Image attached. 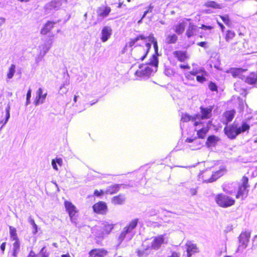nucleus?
Masks as SVG:
<instances>
[{"label": "nucleus", "instance_id": "nucleus-1", "mask_svg": "<svg viewBox=\"0 0 257 257\" xmlns=\"http://www.w3.org/2000/svg\"><path fill=\"white\" fill-rule=\"evenodd\" d=\"M148 37L144 35H139L131 38L125 47H134L133 56L136 61H143L147 56L151 45L147 42Z\"/></svg>", "mask_w": 257, "mask_h": 257}, {"label": "nucleus", "instance_id": "nucleus-2", "mask_svg": "<svg viewBox=\"0 0 257 257\" xmlns=\"http://www.w3.org/2000/svg\"><path fill=\"white\" fill-rule=\"evenodd\" d=\"M200 114L196 113L191 115L185 113L181 114V121L183 122L191 121L194 127H200L203 126L204 122L202 120L208 119L212 116V110L214 108L213 105H209L208 107H200Z\"/></svg>", "mask_w": 257, "mask_h": 257}, {"label": "nucleus", "instance_id": "nucleus-3", "mask_svg": "<svg viewBox=\"0 0 257 257\" xmlns=\"http://www.w3.org/2000/svg\"><path fill=\"white\" fill-rule=\"evenodd\" d=\"M165 238L164 235H160L153 237L151 243L147 241L144 242L141 247L137 250L139 256H146L149 254L151 250H158L164 243Z\"/></svg>", "mask_w": 257, "mask_h": 257}, {"label": "nucleus", "instance_id": "nucleus-4", "mask_svg": "<svg viewBox=\"0 0 257 257\" xmlns=\"http://www.w3.org/2000/svg\"><path fill=\"white\" fill-rule=\"evenodd\" d=\"M226 171V169L224 167L215 171L207 169L199 173L197 176V179L203 183H212L223 176Z\"/></svg>", "mask_w": 257, "mask_h": 257}, {"label": "nucleus", "instance_id": "nucleus-5", "mask_svg": "<svg viewBox=\"0 0 257 257\" xmlns=\"http://www.w3.org/2000/svg\"><path fill=\"white\" fill-rule=\"evenodd\" d=\"M189 59L190 56L187 51L177 50L172 52L168 60L173 65L181 63L179 67L181 69L188 70L190 69V66L187 62Z\"/></svg>", "mask_w": 257, "mask_h": 257}, {"label": "nucleus", "instance_id": "nucleus-6", "mask_svg": "<svg viewBox=\"0 0 257 257\" xmlns=\"http://www.w3.org/2000/svg\"><path fill=\"white\" fill-rule=\"evenodd\" d=\"M249 128V125L246 122H243L240 126H238L237 123L233 122L229 125L225 126L223 131L224 134L229 139L233 140L238 135L248 131Z\"/></svg>", "mask_w": 257, "mask_h": 257}, {"label": "nucleus", "instance_id": "nucleus-7", "mask_svg": "<svg viewBox=\"0 0 257 257\" xmlns=\"http://www.w3.org/2000/svg\"><path fill=\"white\" fill-rule=\"evenodd\" d=\"M158 58L157 56L153 55L150 62L145 65H141L139 67L135 74L137 76L139 77H149L154 71L152 67H154L155 69L157 68L158 65Z\"/></svg>", "mask_w": 257, "mask_h": 257}, {"label": "nucleus", "instance_id": "nucleus-8", "mask_svg": "<svg viewBox=\"0 0 257 257\" xmlns=\"http://www.w3.org/2000/svg\"><path fill=\"white\" fill-rule=\"evenodd\" d=\"M215 202L221 207L227 208L235 204V200L225 194L220 193L215 197Z\"/></svg>", "mask_w": 257, "mask_h": 257}, {"label": "nucleus", "instance_id": "nucleus-9", "mask_svg": "<svg viewBox=\"0 0 257 257\" xmlns=\"http://www.w3.org/2000/svg\"><path fill=\"white\" fill-rule=\"evenodd\" d=\"M248 178L245 176L242 177L241 179V184L238 186V191L236 194V198L243 199L248 194L247 188L249 187L248 184Z\"/></svg>", "mask_w": 257, "mask_h": 257}, {"label": "nucleus", "instance_id": "nucleus-10", "mask_svg": "<svg viewBox=\"0 0 257 257\" xmlns=\"http://www.w3.org/2000/svg\"><path fill=\"white\" fill-rule=\"evenodd\" d=\"M64 205L69 215L70 220L72 222H75L79 211L76 207L71 202L67 200L64 201Z\"/></svg>", "mask_w": 257, "mask_h": 257}, {"label": "nucleus", "instance_id": "nucleus-11", "mask_svg": "<svg viewBox=\"0 0 257 257\" xmlns=\"http://www.w3.org/2000/svg\"><path fill=\"white\" fill-rule=\"evenodd\" d=\"M92 209L96 214L105 215L108 211V207L106 202L99 201L93 205Z\"/></svg>", "mask_w": 257, "mask_h": 257}, {"label": "nucleus", "instance_id": "nucleus-12", "mask_svg": "<svg viewBox=\"0 0 257 257\" xmlns=\"http://www.w3.org/2000/svg\"><path fill=\"white\" fill-rule=\"evenodd\" d=\"M247 71V69L241 68L232 67L226 71L227 73L230 74L232 77L239 78L242 80L245 78L244 73Z\"/></svg>", "mask_w": 257, "mask_h": 257}, {"label": "nucleus", "instance_id": "nucleus-13", "mask_svg": "<svg viewBox=\"0 0 257 257\" xmlns=\"http://www.w3.org/2000/svg\"><path fill=\"white\" fill-rule=\"evenodd\" d=\"M88 257H106L108 251L104 248H93L88 252Z\"/></svg>", "mask_w": 257, "mask_h": 257}, {"label": "nucleus", "instance_id": "nucleus-14", "mask_svg": "<svg viewBox=\"0 0 257 257\" xmlns=\"http://www.w3.org/2000/svg\"><path fill=\"white\" fill-rule=\"evenodd\" d=\"M250 236V233L247 231L242 232L239 237L238 248H244L246 247Z\"/></svg>", "mask_w": 257, "mask_h": 257}, {"label": "nucleus", "instance_id": "nucleus-15", "mask_svg": "<svg viewBox=\"0 0 257 257\" xmlns=\"http://www.w3.org/2000/svg\"><path fill=\"white\" fill-rule=\"evenodd\" d=\"M111 11V9L107 6H102L98 8L97 10V16L101 18L107 17Z\"/></svg>", "mask_w": 257, "mask_h": 257}, {"label": "nucleus", "instance_id": "nucleus-16", "mask_svg": "<svg viewBox=\"0 0 257 257\" xmlns=\"http://www.w3.org/2000/svg\"><path fill=\"white\" fill-rule=\"evenodd\" d=\"M235 114L236 111L234 109L225 111L223 113V117L225 119L223 123L227 125L234 118Z\"/></svg>", "mask_w": 257, "mask_h": 257}, {"label": "nucleus", "instance_id": "nucleus-17", "mask_svg": "<svg viewBox=\"0 0 257 257\" xmlns=\"http://www.w3.org/2000/svg\"><path fill=\"white\" fill-rule=\"evenodd\" d=\"M112 34V29L110 27H104L101 32V40L102 42H105L108 40Z\"/></svg>", "mask_w": 257, "mask_h": 257}, {"label": "nucleus", "instance_id": "nucleus-18", "mask_svg": "<svg viewBox=\"0 0 257 257\" xmlns=\"http://www.w3.org/2000/svg\"><path fill=\"white\" fill-rule=\"evenodd\" d=\"M56 22L54 21H47L41 30L40 33L41 35H45L50 33L51 30L54 27Z\"/></svg>", "mask_w": 257, "mask_h": 257}, {"label": "nucleus", "instance_id": "nucleus-19", "mask_svg": "<svg viewBox=\"0 0 257 257\" xmlns=\"http://www.w3.org/2000/svg\"><path fill=\"white\" fill-rule=\"evenodd\" d=\"M125 199L124 194H119L111 198V202L114 205H121L124 203Z\"/></svg>", "mask_w": 257, "mask_h": 257}, {"label": "nucleus", "instance_id": "nucleus-20", "mask_svg": "<svg viewBox=\"0 0 257 257\" xmlns=\"http://www.w3.org/2000/svg\"><path fill=\"white\" fill-rule=\"evenodd\" d=\"M114 225V224L109 223L108 222H103L101 229V234L102 236L109 234L113 229Z\"/></svg>", "mask_w": 257, "mask_h": 257}, {"label": "nucleus", "instance_id": "nucleus-21", "mask_svg": "<svg viewBox=\"0 0 257 257\" xmlns=\"http://www.w3.org/2000/svg\"><path fill=\"white\" fill-rule=\"evenodd\" d=\"M185 246H186L187 257H191L193 254L198 252V249L195 244L188 242L186 243Z\"/></svg>", "mask_w": 257, "mask_h": 257}, {"label": "nucleus", "instance_id": "nucleus-22", "mask_svg": "<svg viewBox=\"0 0 257 257\" xmlns=\"http://www.w3.org/2000/svg\"><path fill=\"white\" fill-rule=\"evenodd\" d=\"M47 95V93L43 94L42 89L41 88H39L37 91V96L34 101L35 105L43 103L44 102Z\"/></svg>", "mask_w": 257, "mask_h": 257}, {"label": "nucleus", "instance_id": "nucleus-23", "mask_svg": "<svg viewBox=\"0 0 257 257\" xmlns=\"http://www.w3.org/2000/svg\"><path fill=\"white\" fill-rule=\"evenodd\" d=\"M219 141V137L215 135H210L207 137L205 145L208 148L214 147Z\"/></svg>", "mask_w": 257, "mask_h": 257}, {"label": "nucleus", "instance_id": "nucleus-24", "mask_svg": "<svg viewBox=\"0 0 257 257\" xmlns=\"http://www.w3.org/2000/svg\"><path fill=\"white\" fill-rule=\"evenodd\" d=\"M244 79L246 83L254 85L257 83V74L254 72H251L247 76H245Z\"/></svg>", "mask_w": 257, "mask_h": 257}, {"label": "nucleus", "instance_id": "nucleus-25", "mask_svg": "<svg viewBox=\"0 0 257 257\" xmlns=\"http://www.w3.org/2000/svg\"><path fill=\"white\" fill-rule=\"evenodd\" d=\"M120 184H114L108 186L105 190V194L113 195L117 193L120 189Z\"/></svg>", "mask_w": 257, "mask_h": 257}, {"label": "nucleus", "instance_id": "nucleus-26", "mask_svg": "<svg viewBox=\"0 0 257 257\" xmlns=\"http://www.w3.org/2000/svg\"><path fill=\"white\" fill-rule=\"evenodd\" d=\"M242 84L240 82H236L234 84V90L241 95L245 97L247 94V89L242 87Z\"/></svg>", "mask_w": 257, "mask_h": 257}, {"label": "nucleus", "instance_id": "nucleus-27", "mask_svg": "<svg viewBox=\"0 0 257 257\" xmlns=\"http://www.w3.org/2000/svg\"><path fill=\"white\" fill-rule=\"evenodd\" d=\"M202 126V128L196 131L197 137L199 139H204L205 138L207 133H208L210 127L208 126L204 127V125Z\"/></svg>", "mask_w": 257, "mask_h": 257}, {"label": "nucleus", "instance_id": "nucleus-28", "mask_svg": "<svg viewBox=\"0 0 257 257\" xmlns=\"http://www.w3.org/2000/svg\"><path fill=\"white\" fill-rule=\"evenodd\" d=\"M197 31V27L194 25L193 23H190L186 31V36L189 38L194 36Z\"/></svg>", "mask_w": 257, "mask_h": 257}, {"label": "nucleus", "instance_id": "nucleus-29", "mask_svg": "<svg viewBox=\"0 0 257 257\" xmlns=\"http://www.w3.org/2000/svg\"><path fill=\"white\" fill-rule=\"evenodd\" d=\"M186 23L184 21L179 23L174 26V31L178 35H181L185 31Z\"/></svg>", "mask_w": 257, "mask_h": 257}, {"label": "nucleus", "instance_id": "nucleus-30", "mask_svg": "<svg viewBox=\"0 0 257 257\" xmlns=\"http://www.w3.org/2000/svg\"><path fill=\"white\" fill-rule=\"evenodd\" d=\"M9 230H10V238L12 240L15 241V242H20L17 233V229L16 228L10 226H9Z\"/></svg>", "mask_w": 257, "mask_h": 257}, {"label": "nucleus", "instance_id": "nucleus-31", "mask_svg": "<svg viewBox=\"0 0 257 257\" xmlns=\"http://www.w3.org/2000/svg\"><path fill=\"white\" fill-rule=\"evenodd\" d=\"M204 6L207 8H210L214 9H221L222 8L221 5L218 4L215 1H208L205 3Z\"/></svg>", "mask_w": 257, "mask_h": 257}, {"label": "nucleus", "instance_id": "nucleus-32", "mask_svg": "<svg viewBox=\"0 0 257 257\" xmlns=\"http://www.w3.org/2000/svg\"><path fill=\"white\" fill-rule=\"evenodd\" d=\"M235 36V33L233 31L228 30L226 32V34L224 36L225 40L227 42H230L233 40Z\"/></svg>", "mask_w": 257, "mask_h": 257}, {"label": "nucleus", "instance_id": "nucleus-33", "mask_svg": "<svg viewBox=\"0 0 257 257\" xmlns=\"http://www.w3.org/2000/svg\"><path fill=\"white\" fill-rule=\"evenodd\" d=\"M138 223V219L136 218L132 220L128 224L125 226V228L128 230L130 232H131L134 229H135L137 226Z\"/></svg>", "mask_w": 257, "mask_h": 257}, {"label": "nucleus", "instance_id": "nucleus-34", "mask_svg": "<svg viewBox=\"0 0 257 257\" xmlns=\"http://www.w3.org/2000/svg\"><path fill=\"white\" fill-rule=\"evenodd\" d=\"M178 39V38L176 34L169 35L166 38L167 43L168 44H175L177 42Z\"/></svg>", "mask_w": 257, "mask_h": 257}, {"label": "nucleus", "instance_id": "nucleus-35", "mask_svg": "<svg viewBox=\"0 0 257 257\" xmlns=\"http://www.w3.org/2000/svg\"><path fill=\"white\" fill-rule=\"evenodd\" d=\"M56 163H57L59 166H60V167L62 166V164H63L62 159L60 158H56L55 159H53L52 160V165L53 168L55 170L58 171V168L57 167Z\"/></svg>", "mask_w": 257, "mask_h": 257}, {"label": "nucleus", "instance_id": "nucleus-36", "mask_svg": "<svg viewBox=\"0 0 257 257\" xmlns=\"http://www.w3.org/2000/svg\"><path fill=\"white\" fill-rule=\"evenodd\" d=\"M20 250V242H14L13 243V249L12 255L14 257H17L18 252Z\"/></svg>", "mask_w": 257, "mask_h": 257}, {"label": "nucleus", "instance_id": "nucleus-37", "mask_svg": "<svg viewBox=\"0 0 257 257\" xmlns=\"http://www.w3.org/2000/svg\"><path fill=\"white\" fill-rule=\"evenodd\" d=\"M62 0H54L51 1L49 4L50 9H56L60 7L62 5ZM66 2V0H64Z\"/></svg>", "mask_w": 257, "mask_h": 257}, {"label": "nucleus", "instance_id": "nucleus-38", "mask_svg": "<svg viewBox=\"0 0 257 257\" xmlns=\"http://www.w3.org/2000/svg\"><path fill=\"white\" fill-rule=\"evenodd\" d=\"M15 65L14 64H12L9 69V71L7 74V77L9 79L12 78L15 72Z\"/></svg>", "mask_w": 257, "mask_h": 257}, {"label": "nucleus", "instance_id": "nucleus-39", "mask_svg": "<svg viewBox=\"0 0 257 257\" xmlns=\"http://www.w3.org/2000/svg\"><path fill=\"white\" fill-rule=\"evenodd\" d=\"M197 137H196V140L194 141L193 145L191 147H194L193 149L197 150L199 149L202 147V143L198 140Z\"/></svg>", "mask_w": 257, "mask_h": 257}, {"label": "nucleus", "instance_id": "nucleus-40", "mask_svg": "<svg viewBox=\"0 0 257 257\" xmlns=\"http://www.w3.org/2000/svg\"><path fill=\"white\" fill-rule=\"evenodd\" d=\"M10 114L9 109H7L6 113L4 114L5 119L0 120V124H2V126L4 125L7 122L8 119L10 118Z\"/></svg>", "mask_w": 257, "mask_h": 257}, {"label": "nucleus", "instance_id": "nucleus-41", "mask_svg": "<svg viewBox=\"0 0 257 257\" xmlns=\"http://www.w3.org/2000/svg\"><path fill=\"white\" fill-rule=\"evenodd\" d=\"M129 233H130V232L124 227L123 229V230L121 232V233L119 236V237H118L119 240L120 241H122V240H123L126 236V235Z\"/></svg>", "mask_w": 257, "mask_h": 257}, {"label": "nucleus", "instance_id": "nucleus-42", "mask_svg": "<svg viewBox=\"0 0 257 257\" xmlns=\"http://www.w3.org/2000/svg\"><path fill=\"white\" fill-rule=\"evenodd\" d=\"M208 87L211 91H218V87L216 83L210 81L208 83Z\"/></svg>", "mask_w": 257, "mask_h": 257}, {"label": "nucleus", "instance_id": "nucleus-43", "mask_svg": "<svg viewBox=\"0 0 257 257\" xmlns=\"http://www.w3.org/2000/svg\"><path fill=\"white\" fill-rule=\"evenodd\" d=\"M45 246H44L42 247V248L41 249L40 251V256L41 257H49V251L45 249Z\"/></svg>", "mask_w": 257, "mask_h": 257}, {"label": "nucleus", "instance_id": "nucleus-44", "mask_svg": "<svg viewBox=\"0 0 257 257\" xmlns=\"http://www.w3.org/2000/svg\"><path fill=\"white\" fill-rule=\"evenodd\" d=\"M29 222L33 226V233L36 234L38 232V227H37V224L35 223L34 220L32 218H29Z\"/></svg>", "mask_w": 257, "mask_h": 257}, {"label": "nucleus", "instance_id": "nucleus-45", "mask_svg": "<svg viewBox=\"0 0 257 257\" xmlns=\"http://www.w3.org/2000/svg\"><path fill=\"white\" fill-rule=\"evenodd\" d=\"M149 38L152 39V42L153 44L154 48L156 53H158V47L157 40L153 37V35Z\"/></svg>", "mask_w": 257, "mask_h": 257}, {"label": "nucleus", "instance_id": "nucleus-46", "mask_svg": "<svg viewBox=\"0 0 257 257\" xmlns=\"http://www.w3.org/2000/svg\"><path fill=\"white\" fill-rule=\"evenodd\" d=\"M105 194V191L100 189H96L94 191L93 195L96 197H100Z\"/></svg>", "mask_w": 257, "mask_h": 257}, {"label": "nucleus", "instance_id": "nucleus-47", "mask_svg": "<svg viewBox=\"0 0 257 257\" xmlns=\"http://www.w3.org/2000/svg\"><path fill=\"white\" fill-rule=\"evenodd\" d=\"M219 17L221 18L222 21L226 25H229L230 24V19L229 16L228 15L225 16H219Z\"/></svg>", "mask_w": 257, "mask_h": 257}, {"label": "nucleus", "instance_id": "nucleus-48", "mask_svg": "<svg viewBox=\"0 0 257 257\" xmlns=\"http://www.w3.org/2000/svg\"><path fill=\"white\" fill-rule=\"evenodd\" d=\"M196 80L199 83H203V82L206 81V79L203 75H197Z\"/></svg>", "mask_w": 257, "mask_h": 257}, {"label": "nucleus", "instance_id": "nucleus-49", "mask_svg": "<svg viewBox=\"0 0 257 257\" xmlns=\"http://www.w3.org/2000/svg\"><path fill=\"white\" fill-rule=\"evenodd\" d=\"M201 71L204 74V75H207V72L205 70H200V71H192L189 72L190 74L193 76H197V74L201 72Z\"/></svg>", "mask_w": 257, "mask_h": 257}, {"label": "nucleus", "instance_id": "nucleus-50", "mask_svg": "<svg viewBox=\"0 0 257 257\" xmlns=\"http://www.w3.org/2000/svg\"><path fill=\"white\" fill-rule=\"evenodd\" d=\"M238 44V42H235L234 43L232 44L231 45V50H234V51H237V50H240V47H241L240 46H238L236 47V45H237Z\"/></svg>", "mask_w": 257, "mask_h": 257}, {"label": "nucleus", "instance_id": "nucleus-51", "mask_svg": "<svg viewBox=\"0 0 257 257\" xmlns=\"http://www.w3.org/2000/svg\"><path fill=\"white\" fill-rule=\"evenodd\" d=\"M31 96V90L29 89L27 93V103H29L30 102V99Z\"/></svg>", "mask_w": 257, "mask_h": 257}, {"label": "nucleus", "instance_id": "nucleus-52", "mask_svg": "<svg viewBox=\"0 0 257 257\" xmlns=\"http://www.w3.org/2000/svg\"><path fill=\"white\" fill-rule=\"evenodd\" d=\"M200 28L203 30H211L213 29V27L211 26H206L204 24H202L201 25Z\"/></svg>", "mask_w": 257, "mask_h": 257}, {"label": "nucleus", "instance_id": "nucleus-53", "mask_svg": "<svg viewBox=\"0 0 257 257\" xmlns=\"http://www.w3.org/2000/svg\"><path fill=\"white\" fill-rule=\"evenodd\" d=\"M196 137H195L194 138H187L185 140V142H186V143H193L194 141L196 140Z\"/></svg>", "mask_w": 257, "mask_h": 257}, {"label": "nucleus", "instance_id": "nucleus-54", "mask_svg": "<svg viewBox=\"0 0 257 257\" xmlns=\"http://www.w3.org/2000/svg\"><path fill=\"white\" fill-rule=\"evenodd\" d=\"M168 257H180V254L179 253L174 251L172 252L170 256Z\"/></svg>", "mask_w": 257, "mask_h": 257}, {"label": "nucleus", "instance_id": "nucleus-55", "mask_svg": "<svg viewBox=\"0 0 257 257\" xmlns=\"http://www.w3.org/2000/svg\"><path fill=\"white\" fill-rule=\"evenodd\" d=\"M6 243L5 242H3L1 245L0 248L2 252H4L5 250Z\"/></svg>", "mask_w": 257, "mask_h": 257}, {"label": "nucleus", "instance_id": "nucleus-56", "mask_svg": "<svg viewBox=\"0 0 257 257\" xmlns=\"http://www.w3.org/2000/svg\"><path fill=\"white\" fill-rule=\"evenodd\" d=\"M197 45L202 47H205L206 45V42H200L197 44Z\"/></svg>", "mask_w": 257, "mask_h": 257}, {"label": "nucleus", "instance_id": "nucleus-57", "mask_svg": "<svg viewBox=\"0 0 257 257\" xmlns=\"http://www.w3.org/2000/svg\"><path fill=\"white\" fill-rule=\"evenodd\" d=\"M37 255L35 254V253L33 251H31L28 256V257H36Z\"/></svg>", "mask_w": 257, "mask_h": 257}, {"label": "nucleus", "instance_id": "nucleus-58", "mask_svg": "<svg viewBox=\"0 0 257 257\" xmlns=\"http://www.w3.org/2000/svg\"><path fill=\"white\" fill-rule=\"evenodd\" d=\"M191 74H190L189 72L185 75V77L188 80H193V79L191 77Z\"/></svg>", "mask_w": 257, "mask_h": 257}, {"label": "nucleus", "instance_id": "nucleus-59", "mask_svg": "<svg viewBox=\"0 0 257 257\" xmlns=\"http://www.w3.org/2000/svg\"><path fill=\"white\" fill-rule=\"evenodd\" d=\"M218 24L219 26L220 27V28H221V31H222V32H223V31H224V29H225V27H224V26L223 25V24H222L221 23H219V22H218Z\"/></svg>", "mask_w": 257, "mask_h": 257}, {"label": "nucleus", "instance_id": "nucleus-60", "mask_svg": "<svg viewBox=\"0 0 257 257\" xmlns=\"http://www.w3.org/2000/svg\"><path fill=\"white\" fill-rule=\"evenodd\" d=\"M148 13V11H146L145 12L144 14H143V16L142 17L141 19H140V20H139L138 21V23H140L141 22V21L142 20V19L146 16V14H147Z\"/></svg>", "mask_w": 257, "mask_h": 257}, {"label": "nucleus", "instance_id": "nucleus-61", "mask_svg": "<svg viewBox=\"0 0 257 257\" xmlns=\"http://www.w3.org/2000/svg\"><path fill=\"white\" fill-rule=\"evenodd\" d=\"M61 257H71L69 253H67L66 254L61 255Z\"/></svg>", "mask_w": 257, "mask_h": 257}, {"label": "nucleus", "instance_id": "nucleus-62", "mask_svg": "<svg viewBox=\"0 0 257 257\" xmlns=\"http://www.w3.org/2000/svg\"><path fill=\"white\" fill-rule=\"evenodd\" d=\"M122 6V3H119L118 4L117 8H121Z\"/></svg>", "mask_w": 257, "mask_h": 257}, {"label": "nucleus", "instance_id": "nucleus-63", "mask_svg": "<svg viewBox=\"0 0 257 257\" xmlns=\"http://www.w3.org/2000/svg\"><path fill=\"white\" fill-rule=\"evenodd\" d=\"M77 96L76 95H75L74 96L73 100H74V102H76V101H77Z\"/></svg>", "mask_w": 257, "mask_h": 257}, {"label": "nucleus", "instance_id": "nucleus-64", "mask_svg": "<svg viewBox=\"0 0 257 257\" xmlns=\"http://www.w3.org/2000/svg\"><path fill=\"white\" fill-rule=\"evenodd\" d=\"M254 143H257V137H256V139L255 140H254Z\"/></svg>", "mask_w": 257, "mask_h": 257}]
</instances>
